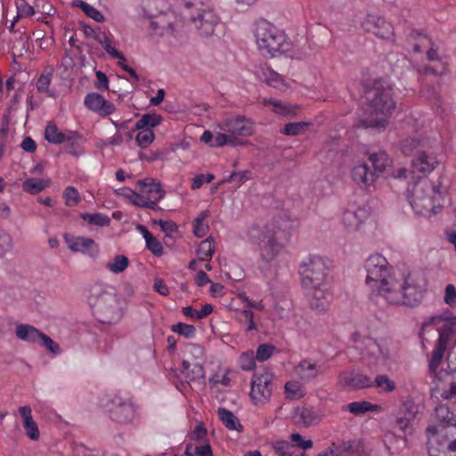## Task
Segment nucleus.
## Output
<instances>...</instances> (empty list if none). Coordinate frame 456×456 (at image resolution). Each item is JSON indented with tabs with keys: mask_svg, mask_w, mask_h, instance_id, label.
<instances>
[{
	"mask_svg": "<svg viewBox=\"0 0 456 456\" xmlns=\"http://www.w3.org/2000/svg\"><path fill=\"white\" fill-rule=\"evenodd\" d=\"M438 163L434 153L422 151L412 159L410 171L401 167L394 172V176L397 179L417 178L411 190L408 189L407 195L408 201L416 215L430 216L436 214L443 208L446 189L440 183L435 184L426 178Z\"/></svg>",
	"mask_w": 456,
	"mask_h": 456,
	"instance_id": "1",
	"label": "nucleus"
},
{
	"mask_svg": "<svg viewBox=\"0 0 456 456\" xmlns=\"http://www.w3.org/2000/svg\"><path fill=\"white\" fill-rule=\"evenodd\" d=\"M426 288L427 281L419 273H409L401 279L391 275L369 289L368 297L381 310L390 305L413 307L421 302Z\"/></svg>",
	"mask_w": 456,
	"mask_h": 456,
	"instance_id": "2",
	"label": "nucleus"
},
{
	"mask_svg": "<svg viewBox=\"0 0 456 456\" xmlns=\"http://www.w3.org/2000/svg\"><path fill=\"white\" fill-rule=\"evenodd\" d=\"M302 287L313 310L325 312L332 300V281L322 257L309 256L299 265Z\"/></svg>",
	"mask_w": 456,
	"mask_h": 456,
	"instance_id": "3",
	"label": "nucleus"
},
{
	"mask_svg": "<svg viewBox=\"0 0 456 456\" xmlns=\"http://www.w3.org/2000/svg\"><path fill=\"white\" fill-rule=\"evenodd\" d=\"M366 100L368 103L359 115L358 126L384 129L395 108L392 88L376 84L366 92Z\"/></svg>",
	"mask_w": 456,
	"mask_h": 456,
	"instance_id": "4",
	"label": "nucleus"
},
{
	"mask_svg": "<svg viewBox=\"0 0 456 456\" xmlns=\"http://www.w3.org/2000/svg\"><path fill=\"white\" fill-rule=\"evenodd\" d=\"M434 330L438 332L439 337L429 359L428 369L431 373L436 374L446 349L456 345V316L444 318L443 315H436L428 318L423 322L419 331L422 344L428 340L427 335Z\"/></svg>",
	"mask_w": 456,
	"mask_h": 456,
	"instance_id": "5",
	"label": "nucleus"
},
{
	"mask_svg": "<svg viewBox=\"0 0 456 456\" xmlns=\"http://www.w3.org/2000/svg\"><path fill=\"white\" fill-rule=\"evenodd\" d=\"M89 303L95 318L102 323H116L122 318V308L113 287L94 286L91 289Z\"/></svg>",
	"mask_w": 456,
	"mask_h": 456,
	"instance_id": "6",
	"label": "nucleus"
},
{
	"mask_svg": "<svg viewBox=\"0 0 456 456\" xmlns=\"http://www.w3.org/2000/svg\"><path fill=\"white\" fill-rule=\"evenodd\" d=\"M254 37L257 49L263 55L273 57L276 53L287 51L285 32L267 20L260 19L254 24Z\"/></svg>",
	"mask_w": 456,
	"mask_h": 456,
	"instance_id": "7",
	"label": "nucleus"
},
{
	"mask_svg": "<svg viewBox=\"0 0 456 456\" xmlns=\"http://www.w3.org/2000/svg\"><path fill=\"white\" fill-rule=\"evenodd\" d=\"M276 233V227L273 224L264 225L254 224L247 232L249 241L259 246L261 258L266 264H271L284 248L278 241Z\"/></svg>",
	"mask_w": 456,
	"mask_h": 456,
	"instance_id": "8",
	"label": "nucleus"
},
{
	"mask_svg": "<svg viewBox=\"0 0 456 456\" xmlns=\"http://www.w3.org/2000/svg\"><path fill=\"white\" fill-rule=\"evenodd\" d=\"M189 11L191 22L203 37L214 34L215 28L219 23L214 5L210 0H182Z\"/></svg>",
	"mask_w": 456,
	"mask_h": 456,
	"instance_id": "9",
	"label": "nucleus"
},
{
	"mask_svg": "<svg viewBox=\"0 0 456 456\" xmlns=\"http://www.w3.org/2000/svg\"><path fill=\"white\" fill-rule=\"evenodd\" d=\"M102 406L109 418L118 424H132L140 418V406L132 396L111 395L107 403H102Z\"/></svg>",
	"mask_w": 456,
	"mask_h": 456,
	"instance_id": "10",
	"label": "nucleus"
},
{
	"mask_svg": "<svg viewBox=\"0 0 456 456\" xmlns=\"http://www.w3.org/2000/svg\"><path fill=\"white\" fill-rule=\"evenodd\" d=\"M137 183L139 192L129 190L132 203L143 208L159 209L158 203L165 197V191L160 183L152 178L139 180Z\"/></svg>",
	"mask_w": 456,
	"mask_h": 456,
	"instance_id": "11",
	"label": "nucleus"
},
{
	"mask_svg": "<svg viewBox=\"0 0 456 456\" xmlns=\"http://www.w3.org/2000/svg\"><path fill=\"white\" fill-rule=\"evenodd\" d=\"M205 349L199 344L185 346L182 360V374L189 380H196L205 377L203 363Z\"/></svg>",
	"mask_w": 456,
	"mask_h": 456,
	"instance_id": "12",
	"label": "nucleus"
},
{
	"mask_svg": "<svg viewBox=\"0 0 456 456\" xmlns=\"http://www.w3.org/2000/svg\"><path fill=\"white\" fill-rule=\"evenodd\" d=\"M364 268L367 273L365 284L368 289L392 275L393 267L380 254L370 255L365 261Z\"/></svg>",
	"mask_w": 456,
	"mask_h": 456,
	"instance_id": "13",
	"label": "nucleus"
},
{
	"mask_svg": "<svg viewBox=\"0 0 456 456\" xmlns=\"http://www.w3.org/2000/svg\"><path fill=\"white\" fill-rule=\"evenodd\" d=\"M273 376L269 371L253 374L250 385V398L255 405L266 403L272 395Z\"/></svg>",
	"mask_w": 456,
	"mask_h": 456,
	"instance_id": "14",
	"label": "nucleus"
},
{
	"mask_svg": "<svg viewBox=\"0 0 456 456\" xmlns=\"http://www.w3.org/2000/svg\"><path fill=\"white\" fill-rule=\"evenodd\" d=\"M369 216L368 207L350 204L342 213L341 223L347 232H356L361 230Z\"/></svg>",
	"mask_w": 456,
	"mask_h": 456,
	"instance_id": "15",
	"label": "nucleus"
},
{
	"mask_svg": "<svg viewBox=\"0 0 456 456\" xmlns=\"http://www.w3.org/2000/svg\"><path fill=\"white\" fill-rule=\"evenodd\" d=\"M363 28L385 40L394 38V27L384 17L377 14H369L362 23Z\"/></svg>",
	"mask_w": 456,
	"mask_h": 456,
	"instance_id": "16",
	"label": "nucleus"
},
{
	"mask_svg": "<svg viewBox=\"0 0 456 456\" xmlns=\"http://www.w3.org/2000/svg\"><path fill=\"white\" fill-rule=\"evenodd\" d=\"M295 375L303 382L308 383L324 374L325 367L313 358H305L294 367Z\"/></svg>",
	"mask_w": 456,
	"mask_h": 456,
	"instance_id": "17",
	"label": "nucleus"
},
{
	"mask_svg": "<svg viewBox=\"0 0 456 456\" xmlns=\"http://www.w3.org/2000/svg\"><path fill=\"white\" fill-rule=\"evenodd\" d=\"M220 127L232 138L235 136H250L254 132L253 122L244 116L226 118Z\"/></svg>",
	"mask_w": 456,
	"mask_h": 456,
	"instance_id": "18",
	"label": "nucleus"
},
{
	"mask_svg": "<svg viewBox=\"0 0 456 456\" xmlns=\"http://www.w3.org/2000/svg\"><path fill=\"white\" fill-rule=\"evenodd\" d=\"M85 106L101 117H107L115 112V105L97 93H89L84 99Z\"/></svg>",
	"mask_w": 456,
	"mask_h": 456,
	"instance_id": "19",
	"label": "nucleus"
},
{
	"mask_svg": "<svg viewBox=\"0 0 456 456\" xmlns=\"http://www.w3.org/2000/svg\"><path fill=\"white\" fill-rule=\"evenodd\" d=\"M63 238L69 248L74 253L80 252L91 256L98 253V246L91 238L73 236L68 233H65Z\"/></svg>",
	"mask_w": 456,
	"mask_h": 456,
	"instance_id": "20",
	"label": "nucleus"
},
{
	"mask_svg": "<svg viewBox=\"0 0 456 456\" xmlns=\"http://www.w3.org/2000/svg\"><path fill=\"white\" fill-rule=\"evenodd\" d=\"M45 138L47 142L53 144H61L63 142L74 144L75 141L81 139V135L77 131H60L55 123L49 122L45 129Z\"/></svg>",
	"mask_w": 456,
	"mask_h": 456,
	"instance_id": "21",
	"label": "nucleus"
},
{
	"mask_svg": "<svg viewBox=\"0 0 456 456\" xmlns=\"http://www.w3.org/2000/svg\"><path fill=\"white\" fill-rule=\"evenodd\" d=\"M339 384L346 389H362L372 387V379L361 372L345 370L339 374Z\"/></svg>",
	"mask_w": 456,
	"mask_h": 456,
	"instance_id": "22",
	"label": "nucleus"
},
{
	"mask_svg": "<svg viewBox=\"0 0 456 456\" xmlns=\"http://www.w3.org/2000/svg\"><path fill=\"white\" fill-rule=\"evenodd\" d=\"M427 431L437 436L450 452H456V422L444 426H428Z\"/></svg>",
	"mask_w": 456,
	"mask_h": 456,
	"instance_id": "23",
	"label": "nucleus"
},
{
	"mask_svg": "<svg viewBox=\"0 0 456 456\" xmlns=\"http://www.w3.org/2000/svg\"><path fill=\"white\" fill-rule=\"evenodd\" d=\"M351 176L353 181L363 189L374 186L377 181L376 174L364 162H361L352 168Z\"/></svg>",
	"mask_w": 456,
	"mask_h": 456,
	"instance_id": "24",
	"label": "nucleus"
},
{
	"mask_svg": "<svg viewBox=\"0 0 456 456\" xmlns=\"http://www.w3.org/2000/svg\"><path fill=\"white\" fill-rule=\"evenodd\" d=\"M365 351L362 356H370L376 363L385 364L390 357L389 350L384 344L372 338H366L364 341Z\"/></svg>",
	"mask_w": 456,
	"mask_h": 456,
	"instance_id": "25",
	"label": "nucleus"
},
{
	"mask_svg": "<svg viewBox=\"0 0 456 456\" xmlns=\"http://www.w3.org/2000/svg\"><path fill=\"white\" fill-rule=\"evenodd\" d=\"M256 74L261 81L270 86L280 90H283L288 87L283 77L266 64L260 65L256 71Z\"/></svg>",
	"mask_w": 456,
	"mask_h": 456,
	"instance_id": "26",
	"label": "nucleus"
},
{
	"mask_svg": "<svg viewBox=\"0 0 456 456\" xmlns=\"http://www.w3.org/2000/svg\"><path fill=\"white\" fill-rule=\"evenodd\" d=\"M262 103L265 107L272 106L273 113L286 118L296 117L301 110V107L297 104L284 102L274 98H265L262 101Z\"/></svg>",
	"mask_w": 456,
	"mask_h": 456,
	"instance_id": "27",
	"label": "nucleus"
},
{
	"mask_svg": "<svg viewBox=\"0 0 456 456\" xmlns=\"http://www.w3.org/2000/svg\"><path fill=\"white\" fill-rule=\"evenodd\" d=\"M54 74V69L52 65L46 66L36 82V87L39 94H45L46 97L54 98L55 90L51 88L52 79Z\"/></svg>",
	"mask_w": 456,
	"mask_h": 456,
	"instance_id": "28",
	"label": "nucleus"
},
{
	"mask_svg": "<svg viewBox=\"0 0 456 456\" xmlns=\"http://www.w3.org/2000/svg\"><path fill=\"white\" fill-rule=\"evenodd\" d=\"M19 413L23 419V428L26 435L33 441H37L40 436L37 424L32 418V410L30 406L25 405L19 408Z\"/></svg>",
	"mask_w": 456,
	"mask_h": 456,
	"instance_id": "29",
	"label": "nucleus"
},
{
	"mask_svg": "<svg viewBox=\"0 0 456 456\" xmlns=\"http://www.w3.org/2000/svg\"><path fill=\"white\" fill-rule=\"evenodd\" d=\"M95 39L111 57L125 60V56L115 48L114 37L110 31L99 32Z\"/></svg>",
	"mask_w": 456,
	"mask_h": 456,
	"instance_id": "30",
	"label": "nucleus"
},
{
	"mask_svg": "<svg viewBox=\"0 0 456 456\" xmlns=\"http://www.w3.org/2000/svg\"><path fill=\"white\" fill-rule=\"evenodd\" d=\"M42 332L36 327L29 324H18L15 330L16 337L28 343L39 342Z\"/></svg>",
	"mask_w": 456,
	"mask_h": 456,
	"instance_id": "31",
	"label": "nucleus"
},
{
	"mask_svg": "<svg viewBox=\"0 0 456 456\" xmlns=\"http://www.w3.org/2000/svg\"><path fill=\"white\" fill-rule=\"evenodd\" d=\"M345 409L354 415H362L369 411L380 412L382 406L371 403L368 401H355L345 406Z\"/></svg>",
	"mask_w": 456,
	"mask_h": 456,
	"instance_id": "32",
	"label": "nucleus"
},
{
	"mask_svg": "<svg viewBox=\"0 0 456 456\" xmlns=\"http://www.w3.org/2000/svg\"><path fill=\"white\" fill-rule=\"evenodd\" d=\"M369 160L373 167L372 172L376 174L377 179L389 164V157L385 151L370 154Z\"/></svg>",
	"mask_w": 456,
	"mask_h": 456,
	"instance_id": "33",
	"label": "nucleus"
},
{
	"mask_svg": "<svg viewBox=\"0 0 456 456\" xmlns=\"http://www.w3.org/2000/svg\"><path fill=\"white\" fill-rule=\"evenodd\" d=\"M436 426H445L456 422V415L450 411L448 405L438 404L435 409Z\"/></svg>",
	"mask_w": 456,
	"mask_h": 456,
	"instance_id": "34",
	"label": "nucleus"
},
{
	"mask_svg": "<svg viewBox=\"0 0 456 456\" xmlns=\"http://www.w3.org/2000/svg\"><path fill=\"white\" fill-rule=\"evenodd\" d=\"M372 387L379 389V393H393L396 389L395 382L387 374L377 375L372 380Z\"/></svg>",
	"mask_w": 456,
	"mask_h": 456,
	"instance_id": "35",
	"label": "nucleus"
},
{
	"mask_svg": "<svg viewBox=\"0 0 456 456\" xmlns=\"http://www.w3.org/2000/svg\"><path fill=\"white\" fill-rule=\"evenodd\" d=\"M411 37L414 40L413 51L415 53L427 51L428 47L434 44L433 40L428 36L419 30H412Z\"/></svg>",
	"mask_w": 456,
	"mask_h": 456,
	"instance_id": "36",
	"label": "nucleus"
},
{
	"mask_svg": "<svg viewBox=\"0 0 456 456\" xmlns=\"http://www.w3.org/2000/svg\"><path fill=\"white\" fill-rule=\"evenodd\" d=\"M162 121V117L157 113L143 114L135 123V129H151L159 126Z\"/></svg>",
	"mask_w": 456,
	"mask_h": 456,
	"instance_id": "37",
	"label": "nucleus"
},
{
	"mask_svg": "<svg viewBox=\"0 0 456 456\" xmlns=\"http://www.w3.org/2000/svg\"><path fill=\"white\" fill-rule=\"evenodd\" d=\"M286 397L289 400H298L305 396V390L299 381L290 380L284 387Z\"/></svg>",
	"mask_w": 456,
	"mask_h": 456,
	"instance_id": "38",
	"label": "nucleus"
},
{
	"mask_svg": "<svg viewBox=\"0 0 456 456\" xmlns=\"http://www.w3.org/2000/svg\"><path fill=\"white\" fill-rule=\"evenodd\" d=\"M215 241L212 237H208L205 240L201 241L197 250L199 260L207 262L210 261L215 253Z\"/></svg>",
	"mask_w": 456,
	"mask_h": 456,
	"instance_id": "39",
	"label": "nucleus"
},
{
	"mask_svg": "<svg viewBox=\"0 0 456 456\" xmlns=\"http://www.w3.org/2000/svg\"><path fill=\"white\" fill-rule=\"evenodd\" d=\"M208 210H203L194 219L192 223V232L194 236L202 238L206 235L207 232L208 231V224L205 223V220L208 217Z\"/></svg>",
	"mask_w": 456,
	"mask_h": 456,
	"instance_id": "40",
	"label": "nucleus"
},
{
	"mask_svg": "<svg viewBox=\"0 0 456 456\" xmlns=\"http://www.w3.org/2000/svg\"><path fill=\"white\" fill-rule=\"evenodd\" d=\"M218 417L223 424L230 430H238V428H242L237 417L229 410L224 408L218 409Z\"/></svg>",
	"mask_w": 456,
	"mask_h": 456,
	"instance_id": "41",
	"label": "nucleus"
},
{
	"mask_svg": "<svg viewBox=\"0 0 456 456\" xmlns=\"http://www.w3.org/2000/svg\"><path fill=\"white\" fill-rule=\"evenodd\" d=\"M129 265V260L125 255H117L106 264V268L112 273H121Z\"/></svg>",
	"mask_w": 456,
	"mask_h": 456,
	"instance_id": "42",
	"label": "nucleus"
},
{
	"mask_svg": "<svg viewBox=\"0 0 456 456\" xmlns=\"http://www.w3.org/2000/svg\"><path fill=\"white\" fill-rule=\"evenodd\" d=\"M47 186V182L38 178H28L23 182L22 187L26 192L37 194L44 191Z\"/></svg>",
	"mask_w": 456,
	"mask_h": 456,
	"instance_id": "43",
	"label": "nucleus"
},
{
	"mask_svg": "<svg viewBox=\"0 0 456 456\" xmlns=\"http://www.w3.org/2000/svg\"><path fill=\"white\" fill-rule=\"evenodd\" d=\"M81 218L84 221H86L90 224L97 225V226H107L110 223V219L107 215L102 213H85L81 215Z\"/></svg>",
	"mask_w": 456,
	"mask_h": 456,
	"instance_id": "44",
	"label": "nucleus"
},
{
	"mask_svg": "<svg viewBox=\"0 0 456 456\" xmlns=\"http://www.w3.org/2000/svg\"><path fill=\"white\" fill-rule=\"evenodd\" d=\"M135 136L136 144L142 149L149 147L155 139V134L151 129H138Z\"/></svg>",
	"mask_w": 456,
	"mask_h": 456,
	"instance_id": "45",
	"label": "nucleus"
},
{
	"mask_svg": "<svg viewBox=\"0 0 456 456\" xmlns=\"http://www.w3.org/2000/svg\"><path fill=\"white\" fill-rule=\"evenodd\" d=\"M75 4L80 8L88 17L94 20L95 21L102 22L104 20V16L102 14V12L89 4L84 1H77Z\"/></svg>",
	"mask_w": 456,
	"mask_h": 456,
	"instance_id": "46",
	"label": "nucleus"
},
{
	"mask_svg": "<svg viewBox=\"0 0 456 456\" xmlns=\"http://www.w3.org/2000/svg\"><path fill=\"white\" fill-rule=\"evenodd\" d=\"M309 126L310 123L304 121L288 123L281 130V133L285 135L295 136L303 133Z\"/></svg>",
	"mask_w": 456,
	"mask_h": 456,
	"instance_id": "47",
	"label": "nucleus"
},
{
	"mask_svg": "<svg viewBox=\"0 0 456 456\" xmlns=\"http://www.w3.org/2000/svg\"><path fill=\"white\" fill-rule=\"evenodd\" d=\"M447 448L444 443H441L440 440L431 439L428 442V452L429 456H447Z\"/></svg>",
	"mask_w": 456,
	"mask_h": 456,
	"instance_id": "48",
	"label": "nucleus"
},
{
	"mask_svg": "<svg viewBox=\"0 0 456 456\" xmlns=\"http://www.w3.org/2000/svg\"><path fill=\"white\" fill-rule=\"evenodd\" d=\"M172 331L186 338H192L196 335V328L191 324L178 322L171 328Z\"/></svg>",
	"mask_w": 456,
	"mask_h": 456,
	"instance_id": "49",
	"label": "nucleus"
},
{
	"mask_svg": "<svg viewBox=\"0 0 456 456\" xmlns=\"http://www.w3.org/2000/svg\"><path fill=\"white\" fill-rule=\"evenodd\" d=\"M65 205L68 207H76L80 202L78 191L73 186H68L63 191Z\"/></svg>",
	"mask_w": 456,
	"mask_h": 456,
	"instance_id": "50",
	"label": "nucleus"
},
{
	"mask_svg": "<svg viewBox=\"0 0 456 456\" xmlns=\"http://www.w3.org/2000/svg\"><path fill=\"white\" fill-rule=\"evenodd\" d=\"M240 322L247 324L246 331H257L256 324L254 322V314L250 309H245L240 311L238 317Z\"/></svg>",
	"mask_w": 456,
	"mask_h": 456,
	"instance_id": "51",
	"label": "nucleus"
},
{
	"mask_svg": "<svg viewBox=\"0 0 456 456\" xmlns=\"http://www.w3.org/2000/svg\"><path fill=\"white\" fill-rule=\"evenodd\" d=\"M421 144V140L418 136L405 138L401 143V149L404 155H410L414 150Z\"/></svg>",
	"mask_w": 456,
	"mask_h": 456,
	"instance_id": "52",
	"label": "nucleus"
},
{
	"mask_svg": "<svg viewBox=\"0 0 456 456\" xmlns=\"http://www.w3.org/2000/svg\"><path fill=\"white\" fill-rule=\"evenodd\" d=\"M256 360L252 351L244 352L240 356V366L244 370H251L256 367Z\"/></svg>",
	"mask_w": 456,
	"mask_h": 456,
	"instance_id": "53",
	"label": "nucleus"
},
{
	"mask_svg": "<svg viewBox=\"0 0 456 456\" xmlns=\"http://www.w3.org/2000/svg\"><path fill=\"white\" fill-rule=\"evenodd\" d=\"M39 341H41L42 346H44L47 351L54 354H60L61 353L59 344L43 332L40 336Z\"/></svg>",
	"mask_w": 456,
	"mask_h": 456,
	"instance_id": "54",
	"label": "nucleus"
},
{
	"mask_svg": "<svg viewBox=\"0 0 456 456\" xmlns=\"http://www.w3.org/2000/svg\"><path fill=\"white\" fill-rule=\"evenodd\" d=\"M274 346L268 344H261L258 346L256 352V358L259 362L266 361L271 357L274 351Z\"/></svg>",
	"mask_w": 456,
	"mask_h": 456,
	"instance_id": "55",
	"label": "nucleus"
},
{
	"mask_svg": "<svg viewBox=\"0 0 456 456\" xmlns=\"http://www.w3.org/2000/svg\"><path fill=\"white\" fill-rule=\"evenodd\" d=\"M145 242L147 249H149L152 254H154L157 256H160L163 255V246L161 242L153 235L151 236L150 238H147V240Z\"/></svg>",
	"mask_w": 456,
	"mask_h": 456,
	"instance_id": "56",
	"label": "nucleus"
},
{
	"mask_svg": "<svg viewBox=\"0 0 456 456\" xmlns=\"http://www.w3.org/2000/svg\"><path fill=\"white\" fill-rule=\"evenodd\" d=\"M16 7L18 11V16L29 17L35 13L34 7L28 4L26 0H17Z\"/></svg>",
	"mask_w": 456,
	"mask_h": 456,
	"instance_id": "57",
	"label": "nucleus"
},
{
	"mask_svg": "<svg viewBox=\"0 0 456 456\" xmlns=\"http://www.w3.org/2000/svg\"><path fill=\"white\" fill-rule=\"evenodd\" d=\"M12 246V240L11 236L3 232L0 231V257H3L11 248Z\"/></svg>",
	"mask_w": 456,
	"mask_h": 456,
	"instance_id": "58",
	"label": "nucleus"
},
{
	"mask_svg": "<svg viewBox=\"0 0 456 456\" xmlns=\"http://www.w3.org/2000/svg\"><path fill=\"white\" fill-rule=\"evenodd\" d=\"M301 419L305 426L314 425L318 422V415L313 409L304 408L301 411Z\"/></svg>",
	"mask_w": 456,
	"mask_h": 456,
	"instance_id": "59",
	"label": "nucleus"
},
{
	"mask_svg": "<svg viewBox=\"0 0 456 456\" xmlns=\"http://www.w3.org/2000/svg\"><path fill=\"white\" fill-rule=\"evenodd\" d=\"M395 438V435L394 433H388L385 436V438H384V443H385V445L387 449V451L391 453H395L396 452H398L399 450H401L402 448L405 447L406 446V444H407V440L405 438V436H402L401 437V442L403 444L402 446H397V447H394L392 445V440Z\"/></svg>",
	"mask_w": 456,
	"mask_h": 456,
	"instance_id": "60",
	"label": "nucleus"
},
{
	"mask_svg": "<svg viewBox=\"0 0 456 456\" xmlns=\"http://www.w3.org/2000/svg\"><path fill=\"white\" fill-rule=\"evenodd\" d=\"M291 441L293 442V446L301 448L303 450H307L313 447L312 440H305L302 436L298 433H294L290 436Z\"/></svg>",
	"mask_w": 456,
	"mask_h": 456,
	"instance_id": "61",
	"label": "nucleus"
},
{
	"mask_svg": "<svg viewBox=\"0 0 456 456\" xmlns=\"http://www.w3.org/2000/svg\"><path fill=\"white\" fill-rule=\"evenodd\" d=\"M444 301L450 306H453L456 304V288L453 284L446 285Z\"/></svg>",
	"mask_w": 456,
	"mask_h": 456,
	"instance_id": "62",
	"label": "nucleus"
},
{
	"mask_svg": "<svg viewBox=\"0 0 456 456\" xmlns=\"http://www.w3.org/2000/svg\"><path fill=\"white\" fill-rule=\"evenodd\" d=\"M440 396L444 400H451L456 397V380L452 378L449 383V387L440 392Z\"/></svg>",
	"mask_w": 456,
	"mask_h": 456,
	"instance_id": "63",
	"label": "nucleus"
},
{
	"mask_svg": "<svg viewBox=\"0 0 456 456\" xmlns=\"http://www.w3.org/2000/svg\"><path fill=\"white\" fill-rule=\"evenodd\" d=\"M419 73L421 76L432 75L436 77L441 76L444 73V67H440V69H436L430 65H424L419 68Z\"/></svg>",
	"mask_w": 456,
	"mask_h": 456,
	"instance_id": "64",
	"label": "nucleus"
}]
</instances>
